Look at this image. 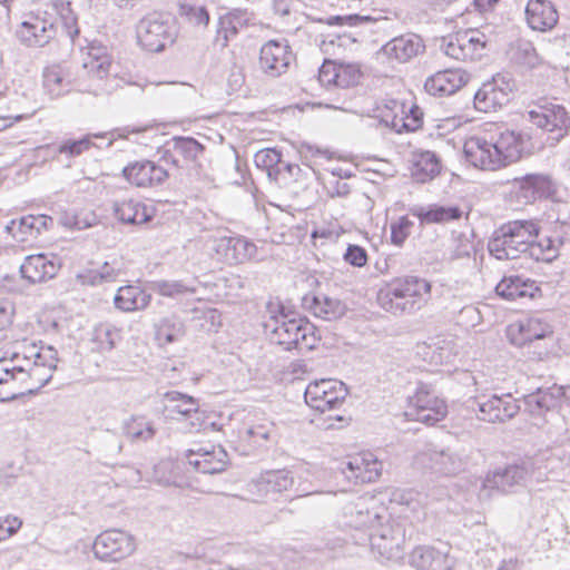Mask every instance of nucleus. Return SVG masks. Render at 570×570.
Here are the masks:
<instances>
[{"label":"nucleus","instance_id":"nucleus-34","mask_svg":"<svg viewBox=\"0 0 570 570\" xmlns=\"http://www.w3.org/2000/svg\"><path fill=\"white\" fill-rule=\"evenodd\" d=\"M59 265L43 254L28 256L20 266L23 278L30 283H41L56 276Z\"/></svg>","mask_w":570,"mask_h":570},{"label":"nucleus","instance_id":"nucleus-14","mask_svg":"<svg viewBox=\"0 0 570 570\" xmlns=\"http://www.w3.org/2000/svg\"><path fill=\"white\" fill-rule=\"evenodd\" d=\"M293 487L294 476L291 471L286 469L265 471L247 483L246 500L259 502L267 499L269 494L282 493Z\"/></svg>","mask_w":570,"mask_h":570},{"label":"nucleus","instance_id":"nucleus-32","mask_svg":"<svg viewBox=\"0 0 570 570\" xmlns=\"http://www.w3.org/2000/svg\"><path fill=\"white\" fill-rule=\"evenodd\" d=\"M204 146L193 137H173L170 148L167 149V159L178 168L194 163L203 154Z\"/></svg>","mask_w":570,"mask_h":570},{"label":"nucleus","instance_id":"nucleus-25","mask_svg":"<svg viewBox=\"0 0 570 570\" xmlns=\"http://www.w3.org/2000/svg\"><path fill=\"white\" fill-rule=\"evenodd\" d=\"M512 39L505 49V58L510 66L518 70H529L535 68L540 63L539 56L532 42L518 37V30L513 29Z\"/></svg>","mask_w":570,"mask_h":570},{"label":"nucleus","instance_id":"nucleus-21","mask_svg":"<svg viewBox=\"0 0 570 570\" xmlns=\"http://www.w3.org/2000/svg\"><path fill=\"white\" fill-rule=\"evenodd\" d=\"M425 45L423 39L412 32L397 36L386 42L380 50L391 61L405 63L423 53Z\"/></svg>","mask_w":570,"mask_h":570},{"label":"nucleus","instance_id":"nucleus-62","mask_svg":"<svg viewBox=\"0 0 570 570\" xmlns=\"http://www.w3.org/2000/svg\"><path fill=\"white\" fill-rule=\"evenodd\" d=\"M91 136H86L78 140H68L60 145L59 151L61 154H68L70 156H78L82 151L87 150L91 146Z\"/></svg>","mask_w":570,"mask_h":570},{"label":"nucleus","instance_id":"nucleus-13","mask_svg":"<svg viewBox=\"0 0 570 570\" xmlns=\"http://www.w3.org/2000/svg\"><path fill=\"white\" fill-rule=\"evenodd\" d=\"M529 120L538 128L554 134L553 139L560 140L570 131V116L562 105L544 101L528 111Z\"/></svg>","mask_w":570,"mask_h":570},{"label":"nucleus","instance_id":"nucleus-11","mask_svg":"<svg viewBox=\"0 0 570 570\" xmlns=\"http://www.w3.org/2000/svg\"><path fill=\"white\" fill-rule=\"evenodd\" d=\"M485 36L478 30H465L442 38L441 51L455 60H474L482 56Z\"/></svg>","mask_w":570,"mask_h":570},{"label":"nucleus","instance_id":"nucleus-44","mask_svg":"<svg viewBox=\"0 0 570 570\" xmlns=\"http://www.w3.org/2000/svg\"><path fill=\"white\" fill-rule=\"evenodd\" d=\"M529 474V469L523 461L508 464L501 471V492L511 491L513 487L522 485Z\"/></svg>","mask_w":570,"mask_h":570},{"label":"nucleus","instance_id":"nucleus-36","mask_svg":"<svg viewBox=\"0 0 570 570\" xmlns=\"http://www.w3.org/2000/svg\"><path fill=\"white\" fill-rule=\"evenodd\" d=\"M124 269L121 259L114 258L105 262L98 269H90L77 274V281L81 285L96 286L104 283H111L117 281Z\"/></svg>","mask_w":570,"mask_h":570},{"label":"nucleus","instance_id":"nucleus-46","mask_svg":"<svg viewBox=\"0 0 570 570\" xmlns=\"http://www.w3.org/2000/svg\"><path fill=\"white\" fill-rule=\"evenodd\" d=\"M184 335L183 323L175 317H166L160 321L156 328V338L160 344H168L178 341Z\"/></svg>","mask_w":570,"mask_h":570},{"label":"nucleus","instance_id":"nucleus-41","mask_svg":"<svg viewBox=\"0 0 570 570\" xmlns=\"http://www.w3.org/2000/svg\"><path fill=\"white\" fill-rule=\"evenodd\" d=\"M431 350V361L435 364L452 363L459 355L460 346L452 336L438 338L428 346Z\"/></svg>","mask_w":570,"mask_h":570},{"label":"nucleus","instance_id":"nucleus-16","mask_svg":"<svg viewBox=\"0 0 570 570\" xmlns=\"http://www.w3.org/2000/svg\"><path fill=\"white\" fill-rule=\"evenodd\" d=\"M414 465L439 474L451 475L462 470L463 462L460 456L449 450L428 446L415 455Z\"/></svg>","mask_w":570,"mask_h":570},{"label":"nucleus","instance_id":"nucleus-40","mask_svg":"<svg viewBox=\"0 0 570 570\" xmlns=\"http://www.w3.org/2000/svg\"><path fill=\"white\" fill-rule=\"evenodd\" d=\"M441 166L436 155L432 151H423L417 155L413 168L412 176L417 183H426L440 174Z\"/></svg>","mask_w":570,"mask_h":570},{"label":"nucleus","instance_id":"nucleus-31","mask_svg":"<svg viewBox=\"0 0 570 570\" xmlns=\"http://www.w3.org/2000/svg\"><path fill=\"white\" fill-rule=\"evenodd\" d=\"M410 564L417 570H450L448 551L431 546H419L410 554Z\"/></svg>","mask_w":570,"mask_h":570},{"label":"nucleus","instance_id":"nucleus-22","mask_svg":"<svg viewBox=\"0 0 570 570\" xmlns=\"http://www.w3.org/2000/svg\"><path fill=\"white\" fill-rule=\"evenodd\" d=\"M466 160L483 170H497L499 167V144L489 142L481 137H471L464 142Z\"/></svg>","mask_w":570,"mask_h":570},{"label":"nucleus","instance_id":"nucleus-24","mask_svg":"<svg viewBox=\"0 0 570 570\" xmlns=\"http://www.w3.org/2000/svg\"><path fill=\"white\" fill-rule=\"evenodd\" d=\"M563 397V386L554 384L549 387H538L534 392L523 395L524 411L531 416L541 417L559 406Z\"/></svg>","mask_w":570,"mask_h":570},{"label":"nucleus","instance_id":"nucleus-17","mask_svg":"<svg viewBox=\"0 0 570 570\" xmlns=\"http://www.w3.org/2000/svg\"><path fill=\"white\" fill-rule=\"evenodd\" d=\"M82 66L91 78L98 81L97 85L89 89L90 92L95 96L110 92L111 88L108 86V77L111 68V59L106 47L100 45L90 46Z\"/></svg>","mask_w":570,"mask_h":570},{"label":"nucleus","instance_id":"nucleus-59","mask_svg":"<svg viewBox=\"0 0 570 570\" xmlns=\"http://www.w3.org/2000/svg\"><path fill=\"white\" fill-rule=\"evenodd\" d=\"M154 288L163 296L174 297L185 293H195V288L181 281H158L154 283Z\"/></svg>","mask_w":570,"mask_h":570},{"label":"nucleus","instance_id":"nucleus-6","mask_svg":"<svg viewBox=\"0 0 570 570\" xmlns=\"http://www.w3.org/2000/svg\"><path fill=\"white\" fill-rule=\"evenodd\" d=\"M448 406L435 395L428 384H419L415 393L409 397V407L405 415L413 421L434 425L445 417Z\"/></svg>","mask_w":570,"mask_h":570},{"label":"nucleus","instance_id":"nucleus-48","mask_svg":"<svg viewBox=\"0 0 570 570\" xmlns=\"http://www.w3.org/2000/svg\"><path fill=\"white\" fill-rule=\"evenodd\" d=\"M255 165L266 171L268 178L274 180L278 168L282 165V155L274 148L258 150L254 156Z\"/></svg>","mask_w":570,"mask_h":570},{"label":"nucleus","instance_id":"nucleus-49","mask_svg":"<svg viewBox=\"0 0 570 570\" xmlns=\"http://www.w3.org/2000/svg\"><path fill=\"white\" fill-rule=\"evenodd\" d=\"M6 230L12 235V237L21 243L29 242L37 238L35 232V224L31 215H27L16 220L12 219L7 226Z\"/></svg>","mask_w":570,"mask_h":570},{"label":"nucleus","instance_id":"nucleus-63","mask_svg":"<svg viewBox=\"0 0 570 570\" xmlns=\"http://www.w3.org/2000/svg\"><path fill=\"white\" fill-rule=\"evenodd\" d=\"M318 81L324 87L332 85L337 86V71L335 61L325 60L323 62L318 70Z\"/></svg>","mask_w":570,"mask_h":570},{"label":"nucleus","instance_id":"nucleus-50","mask_svg":"<svg viewBox=\"0 0 570 570\" xmlns=\"http://www.w3.org/2000/svg\"><path fill=\"white\" fill-rule=\"evenodd\" d=\"M50 3L66 27L68 36L73 39V37L78 35V29L76 28L77 18L71 9V1L50 0Z\"/></svg>","mask_w":570,"mask_h":570},{"label":"nucleus","instance_id":"nucleus-27","mask_svg":"<svg viewBox=\"0 0 570 570\" xmlns=\"http://www.w3.org/2000/svg\"><path fill=\"white\" fill-rule=\"evenodd\" d=\"M250 13L246 9L235 8L220 16L218 19L215 45L226 48L229 41L235 38L239 30L247 27Z\"/></svg>","mask_w":570,"mask_h":570},{"label":"nucleus","instance_id":"nucleus-23","mask_svg":"<svg viewBox=\"0 0 570 570\" xmlns=\"http://www.w3.org/2000/svg\"><path fill=\"white\" fill-rule=\"evenodd\" d=\"M342 473L355 483H370L379 479L382 472V463L372 453H363L343 462Z\"/></svg>","mask_w":570,"mask_h":570},{"label":"nucleus","instance_id":"nucleus-54","mask_svg":"<svg viewBox=\"0 0 570 570\" xmlns=\"http://www.w3.org/2000/svg\"><path fill=\"white\" fill-rule=\"evenodd\" d=\"M337 87L348 88L360 82L362 72L356 63L336 62Z\"/></svg>","mask_w":570,"mask_h":570},{"label":"nucleus","instance_id":"nucleus-52","mask_svg":"<svg viewBox=\"0 0 570 570\" xmlns=\"http://www.w3.org/2000/svg\"><path fill=\"white\" fill-rule=\"evenodd\" d=\"M223 242L234 252V258L237 262L242 263L256 257V245L244 237L225 238Z\"/></svg>","mask_w":570,"mask_h":570},{"label":"nucleus","instance_id":"nucleus-26","mask_svg":"<svg viewBox=\"0 0 570 570\" xmlns=\"http://www.w3.org/2000/svg\"><path fill=\"white\" fill-rule=\"evenodd\" d=\"M469 81V75L461 69L438 71L424 82V89L432 96H450Z\"/></svg>","mask_w":570,"mask_h":570},{"label":"nucleus","instance_id":"nucleus-4","mask_svg":"<svg viewBox=\"0 0 570 570\" xmlns=\"http://www.w3.org/2000/svg\"><path fill=\"white\" fill-rule=\"evenodd\" d=\"M265 330L269 332L271 341L286 351H312L320 341L315 326L306 318L289 317L283 312L271 316Z\"/></svg>","mask_w":570,"mask_h":570},{"label":"nucleus","instance_id":"nucleus-61","mask_svg":"<svg viewBox=\"0 0 570 570\" xmlns=\"http://www.w3.org/2000/svg\"><path fill=\"white\" fill-rule=\"evenodd\" d=\"M478 417L481 421L494 423L499 420V397L493 395L492 399L487 401H479Z\"/></svg>","mask_w":570,"mask_h":570},{"label":"nucleus","instance_id":"nucleus-38","mask_svg":"<svg viewBox=\"0 0 570 570\" xmlns=\"http://www.w3.org/2000/svg\"><path fill=\"white\" fill-rule=\"evenodd\" d=\"M421 224H444L452 220H458L462 217V210L458 206H439L431 205L429 207H419L412 209Z\"/></svg>","mask_w":570,"mask_h":570},{"label":"nucleus","instance_id":"nucleus-18","mask_svg":"<svg viewBox=\"0 0 570 570\" xmlns=\"http://www.w3.org/2000/svg\"><path fill=\"white\" fill-rule=\"evenodd\" d=\"M186 460L196 471L215 474L226 469L228 454L220 445H205L188 450Z\"/></svg>","mask_w":570,"mask_h":570},{"label":"nucleus","instance_id":"nucleus-51","mask_svg":"<svg viewBox=\"0 0 570 570\" xmlns=\"http://www.w3.org/2000/svg\"><path fill=\"white\" fill-rule=\"evenodd\" d=\"M121 338L120 330L109 323L99 324L95 328V341L101 351H110Z\"/></svg>","mask_w":570,"mask_h":570},{"label":"nucleus","instance_id":"nucleus-47","mask_svg":"<svg viewBox=\"0 0 570 570\" xmlns=\"http://www.w3.org/2000/svg\"><path fill=\"white\" fill-rule=\"evenodd\" d=\"M178 13L188 23L195 27L206 28L209 23V13L205 6L195 2H183L179 4Z\"/></svg>","mask_w":570,"mask_h":570},{"label":"nucleus","instance_id":"nucleus-55","mask_svg":"<svg viewBox=\"0 0 570 570\" xmlns=\"http://www.w3.org/2000/svg\"><path fill=\"white\" fill-rule=\"evenodd\" d=\"M308 175V170H303L297 164L282 163L274 181L279 186L287 187L294 181H298L302 176Z\"/></svg>","mask_w":570,"mask_h":570},{"label":"nucleus","instance_id":"nucleus-9","mask_svg":"<svg viewBox=\"0 0 570 570\" xmlns=\"http://www.w3.org/2000/svg\"><path fill=\"white\" fill-rule=\"evenodd\" d=\"M348 395L345 384L337 380L311 382L304 393L306 404L321 413L340 409Z\"/></svg>","mask_w":570,"mask_h":570},{"label":"nucleus","instance_id":"nucleus-56","mask_svg":"<svg viewBox=\"0 0 570 570\" xmlns=\"http://www.w3.org/2000/svg\"><path fill=\"white\" fill-rule=\"evenodd\" d=\"M505 334L511 344L523 346L530 343L528 338L527 317L520 318L507 326Z\"/></svg>","mask_w":570,"mask_h":570},{"label":"nucleus","instance_id":"nucleus-20","mask_svg":"<svg viewBox=\"0 0 570 570\" xmlns=\"http://www.w3.org/2000/svg\"><path fill=\"white\" fill-rule=\"evenodd\" d=\"M122 175L128 183L140 188L160 185L169 176L163 166L147 159L128 164L122 169Z\"/></svg>","mask_w":570,"mask_h":570},{"label":"nucleus","instance_id":"nucleus-12","mask_svg":"<svg viewBox=\"0 0 570 570\" xmlns=\"http://www.w3.org/2000/svg\"><path fill=\"white\" fill-rule=\"evenodd\" d=\"M136 549L131 534L119 529L100 533L92 546L95 556L104 561H119L129 557Z\"/></svg>","mask_w":570,"mask_h":570},{"label":"nucleus","instance_id":"nucleus-60","mask_svg":"<svg viewBox=\"0 0 570 570\" xmlns=\"http://www.w3.org/2000/svg\"><path fill=\"white\" fill-rule=\"evenodd\" d=\"M527 337L530 338V343L535 340H542L552 333L551 325L537 316L527 317Z\"/></svg>","mask_w":570,"mask_h":570},{"label":"nucleus","instance_id":"nucleus-43","mask_svg":"<svg viewBox=\"0 0 570 570\" xmlns=\"http://www.w3.org/2000/svg\"><path fill=\"white\" fill-rule=\"evenodd\" d=\"M499 105V94L495 86V76L482 83L474 95V107L482 112L495 111Z\"/></svg>","mask_w":570,"mask_h":570},{"label":"nucleus","instance_id":"nucleus-2","mask_svg":"<svg viewBox=\"0 0 570 570\" xmlns=\"http://www.w3.org/2000/svg\"><path fill=\"white\" fill-rule=\"evenodd\" d=\"M539 229L532 220H512L501 225V263L503 259L528 258L527 253L537 261L552 262L559 255L561 239L543 237L535 242ZM501 271L504 267L501 265Z\"/></svg>","mask_w":570,"mask_h":570},{"label":"nucleus","instance_id":"nucleus-39","mask_svg":"<svg viewBox=\"0 0 570 570\" xmlns=\"http://www.w3.org/2000/svg\"><path fill=\"white\" fill-rule=\"evenodd\" d=\"M524 141L514 130L501 132V167L518 163L523 155Z\"/></svg>","mask_w":570,"mask_h":570},{"label":"nucleus","instance_id":"nucleus-57","mask_svg":"<svg viewBox=\"0 0 570 570\" xmlns=\"http://www.w3.org/2000/svg\"><path fill=\"white\" fill-rule=\"evenodd\" d=\"M273 430V422L263 420L262 422L250 424L246 429V434L254 444L262 445L269 440Z\"/></svg>","mask_w":570,"mask_h":570},{"label":"nucleus","instance_id":"nucleus-10","mask_svg":"<svg viewBox=\"0 0 570 570\" xmlns=\"http://www.w3.org/2000/svg\"><path fill=\"white\" fill-rule=\"evenodd\" d=\"M368 541L385 560H399L403 557L405 543V528L401 522L380 521L368 534Z\"/></svg>","mask_w":570,"mask_h":570},{"label":"nucleus","instance_id":"nucleus-37","mask_svg":"<svg viewBox=\"0 0 570 570\" xmlns=\"http://www.w3.org/2000/svg\"><path fill=\"white\" fill-rule=\"evenodd\" d=\"M151 296L138 286L126 285L118 288L115 295V306L122 312H134L146 308Z\"/></svg>","mask_w":570,"mask_h":570},{"label":"nucleus","instance_id":"nucleus-28","mask_svg":"<svg viewBox=\"0 0 570 570\" xmlns=\"http://www.w3.org/2000/svg\"><path fill=\"white\" fill-rule=\"evenodd\" d=\"M524 12L529 27L541 32L553 29L559 20L557 9L549 0H529Z\"/></svg>","mask_w":570,"mask_h":570},{"label":"nucleus","instance_id":"nucleus-64","mask_svg":"<svg viewBox=\"0 0 570 570\" xmlns=\"http://www.w3.org/2000/svg\"><path fill=\"white\" fill-rule=\"evenodd\" d=\"M344 259L352 266L363 267L367 262L366 250L358 245H348Z\"/></svg>","mask_w":570,"mask_h":570},{"label":"nucleus","instance_id":"nucleus-8","mask_svg":"<svg viewBox=\"0 0 570 570\" xmlns=\"http://www.w3.org/2000/svg\"><path fill=\"white\" fill-rule=\"evenodd\" d=\"M56 22L57 18L48 11L31 12L18 27L17 38L29 48H42L56 38Z\"/></svg>","mask_w":570,"mask_h":570},{"label":"nucleus","instance_id":"nucleus-5","mask_svg":"<svg viewBox=\"0 0 570 570\" xmlns=\"http://www.w3.org/2000/svg\"><path fill=\"white\" fill-rule=\"evenodd\" d=\"M138 43L150 52H160L175 42L177 30L173 20L163 13L145 16L136 27Z\"/></svg>","mask_w":570,"mask_h":570},{"label":"nucleus","instance_id":"nucleus-58","mask_svg":"<svg viewBox=\"0 0 570 570\" xmlns=\"http://www.w3.org/2000/svg\"><path fill=\"white\" fill-rule=\"evenodd\" d=\"M414 223L407 216H401L391 224V240L394 245L401 246L411 235Z\"/></svg>","mask_w":570,"mask_h":570},{"label":"nucleus","instance_id":"nucleus-7","mask_svg":"<svg viewBox=\"0 0 570 570\" xmlns=\"http://www.w3.org/2000/svg\"><path fill=\"white\" fill-rule=\"evenodd\" d=\"M501 185L509 187V196L512 200L517 199L518 203L529 204L537 198H553L557 194L558 185L548 175L528 174L522 178H513ZM508 194L507 190L503 191Z\"/></svg>","mask_w":570,"mask_h":570},{"label":"nucleus","instance_id":"nucleus-53","mask_svg":"<svg viewBox=\"0 0 570 570\" xmlns=\"http://www.w3.org/2000/svg\"><path fill=\"white\" fill-rule=\"evenodd\" d=\"M65 76L60 67H48L43 71V86L52 97H58L65 89Z\"/></svg>","mask_w":570,"mask_h":570},{"label":"nucleus","instance_id":"nucleus-3","mask_svg":"<svg viewBox=\"0 0 570 570\" xmlns=\"http://www.w3.org/2000/svg\"><path fill=\"white\" fill-rule=\"evenodd\" d=\"M431 284L416 276L396 278L377 293V304L394 315L412 314L430 299Z\"/></svg>","mask_w":570,"mask_h":570},{"label":"nucleus","instance_id":"nucleus-29","mask_svg":"<svg viewBox=\"0 0 570 570\" xmlns=\"http://www.w3.org/2000/svg\"><path fill=\"white\" fill-rule=\"evenodd\" d=\"M402 114H405V106L397 100H389L373 108L372 114H368V116L377 119L380 124L396 132L416 130L417 122L413 119L410 122H403Z\"/></svg>","mask_w":570,"mask_h":570},{"label":"nucleus","instance_id":"nucleus-42","mask_svg":"<svg viewBox=\"0 0 570 570\" xmlns=\"http://www.w3.org/2000/svg\"><path fill=\"white\" fill-rule=\"evenodd\" d=\"M165 400L167 401L166 409L173 415L190 416L191 413L196 412L199 407V403L196 399L177 391L167 392Z\"/></svg>","mask_w":570,"mask_h":570},{"label":"nucleus","instance_id":"nucleus-15","mask_svg":"<svg viewBox=\"0 0 570 570\" xmlns=\"http://www.w3.org/2000/svg\"><path fill=\"white\" fill-rule=\"evenodd\" d=\"M293 60V51L286 41L269 40L259 50V69L268 77L285 73Z\"/></svg>","mask_w":570,"mask_h":570},{"label":"nucleus","instance_id":"nucleus-30","mask_svg":"<svg viewBox=\"0 0 570 570\" xmlns=\"http://www.w3.org/2000/svg\"><path fill=\"white\" fill-rule=\"evenodd\" d=\"M541 296V289L535 282L519 274L508 275L505 272L501 277V299H533Z\"/></svg>","mask_w":570,"mask_h":570},{"label":"nucleus","instance_id":"nucleus-33","mask_svg":"<svg viewBox=\"0 0 570 570\" xmlns=\"http://www.w3.org/2000/svg\"><path fill=\"white\" fill-rule=\"evenodd\" d=\"M303 307L314 316L325 321L337 320L346 312L345 305L340 299L326 295H305L303 297Z\"/></svg>","mask_w":570,"mask_h":570},{"label":"nucleus","instance_id":"nucleus-45","mask_svg":"<svg viewBox=\"0 0 570 570\" xmlns=\"http://www.w3.org/2000/svg\"><path fill=\"white\" fill-rule=\"evenodd\" d=\"M125 434L131 440L147 441L150 440L156 430L150 421L145 417H131L124 424Z\"/></svg>","mask_w":570,"mask_h":570},{"label":"nucleus","instance_id":"nucleus-35","mask_svg":"<svg viewBox=\"0 0 570 570\" xmlns=\"http://www.w3.org/2000/svg\"><path fill=\"white\" fill-rule=\"evenodd\" d=\"M112 208L116 218L124 224L142 225L153 219V209L138 200H117Z\"/></svg>","mask_w":570,"mask_h":570},{"label":"nucleus","instance_id":"nucleus-1","mask_svg":"<svg viewBox=\"0 0 570 570\" xmlns=\"http://www.w3.org/2000/svg\"><path fill=\"white\" fill-rule=\"evenodd\" d=\"M58 364V352L50 345L23 342L20 351L0 357V402L45 386Z\"/></svg>","mask_w":570,"mask_h":570},{"label":"nucleus","instance_id":"nucleus-19","mask_svg":"<svg viewBox=\"0 0 570 570\" xmlns=\"http://www.w3.org/2000/svg\"><path fill=\"white\" fill-rule=\"evenodd\" d=\"M383 508L377 507L374 498H358L344 508L345 524L355 529L373 530L383 519Z\"/></svg>","mask_w":570,"mask_h":570}]
</instances>
